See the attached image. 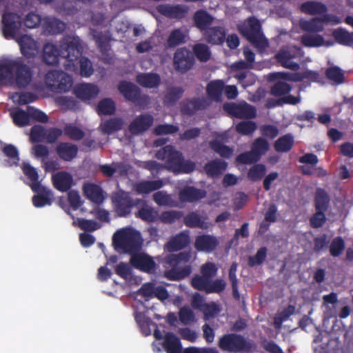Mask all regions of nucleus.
Instances as JSON below:
<instances>
[{
  "instance_id": "nucleus-1",
  "label": "nucleus",
  "mask_w": 353,
  "mask_h": 353,
  "mask_svg": "<svg viewBox=\"0 0 353 353\" xmlns=\"http://www.w3.org/2000/svg\"><path fill=\"white\" fill-rule=\"evenodd\" d=\"M83 50L81 39L75 35L67 34L59 41V48L51 42L45 43L42 50V59L48 65L58 64L60 57L72 63L79 59Z\"/></svg>"
},
{
  "instance_id": "nucleus-2",
  "label": "nucleus",
  "mask_w": 353,
  "mask_h": 353,
  "mask_svg": "<svg viewBox=\"0 0 353 353\" xmlns=\"http://www.w3.org/2000/svg\"><path fill=\"white\" fill-rule=\"evenodd\" d=\"M33 77V68L22 57L0 61V86L9 82L19 89H24L30 85Z\"/></svg>"
},
{
  "instance_id": "nucleus-3",
  "label": "nucleus",
  "mask_w": 353,
  "mask_h": 353,
  "mask_svg": "<svg viewBox=\"0 0 353 353\" xmlns=\"http://www.w3.org/2000/svg\"><path fill=\"white\" fill-rule=\"evenodd\" d=\"M192 259L190 251L182 252L179 254H170L164 259V263L171 267L165 270L164 276L170 281H180L188 276L192 272V266L185 265L179 266L181 263H187Z\"/></svg>"
},
{
  "instance_id": "nucleus-4",
  "label": "nucleus",
  "mask_w": 353,
  "mask_h": 353,
  "mask_svg": "<svg viewBox=\"0 0 353 353\" xmlns=\"http://www.w3.org/2000/svg\"><path fill=\"white\" fill-rule=\"evenodd\" d=\"M112 243L117 250L132 255L141 249L142 239L139 232L127 228L114 234Z\"/></svg>"
},
{
  "instance_id": "nucleus-5",
  "label": "nucleus",
  "mask_w": 353,
  "mask_h": 353,
  "mask_svg": "<svg viewBox=\"0 0 353 353\" xmlns=\"http://www.w3.org/2000/svg\"><path fill=\"white\" fill-rule=\"evenodd\" d=\"M239 30L256 48L264 50L269 46V42L261 31V24L256 17H248L239 26Z\"/></svg>"
},
{
  "instance_id": "nucleus-6",
  "label": "nucleus",
  "mask_w": 353,
  "mask_h": 353,
  "mask_svg": "<svg viewBox=\"0 0 353 353\" xmlns=\"http://www.w3.org/2000/svg\"><path fill=\"white\" fill-rule=\"evenodd\" d=\"M219 347L230 353H249L253 350V343L244 336L237 333H228L221 336L218 341Z\"/></svg>"
},
{
  "instance_id": "nucleus-7",
  "label": "nucleus",
  "mask_w": 353,
  "mask_h": 353,
  "mask_svg": "<svg viewBox=\"0 0 353 353\" xmlns=\"http://www.w3.org/2000/svg\"><path fill=\"white\" fill-rule=\"evenodd\" d=\"M111 199L114 212L119 217H126L130 215L135 205L129 193L123 190L113 193Z\"/></svg>"
},
{
  "instance_id": "nucleus-8",
  "label": "nucleus",
  "mask_w": 353,
  "mask_h": 353,
  "mask_svg": "<svg viewBox=\"0 0 353 353\" xmlns=\"http://www.w3.org/2000/svg\"><path fill=\"white\" fill-rule=\"evenodd\" d=\"M2 32L6 39H15L19 36L22 26L21 17L14 12H5L2 15Z\"/></svg>"
},
{
  "instance_id": "nucleus-9",
  "label": "nucleus",
  "mask_w": 353,
  "mask_h": 353,
  "mask_svg": "<svg viewBox=\"0 0 353 353\" xmlns=\"http://www.w3.org/2000/svg\"><path fill=\"white\" fill-rule=\"evenodd\" d=\"M341 20L339 17L332 14H325L321 17H314L310 20L300 21L301 30L308 33H317L323 31V23H332L339 24Z\"/></svg>"
},
{
  "instance_id": "nucleus-10",
  "label": "nucleus",
  "mask_w": 353,
  "mask_h": 353,
  "mask_svg": "<svg viewBox=\"0 0 353 353\" xmlns=\"http://www.w3.org/2000/svg\"><path fill=\"white\" fill-rule=\"evenodd\" d=\"M156 157L159 160L164 161L166 168L173 172L179 166L181 161L183 160L182 153L171 145H167L158 150Z\"/></svg>"
},
{
  "instance_id": "nucleus-11",
  "label": "nucleus",
  "mask_w": 353,
  "mask_h": 353,
  "mask_svg": "<svg viewBox=\"0 0 353 353\" xmlns=\"http://www.w3.org/2000/svg\"><path fill=\"white\" fill-rule=\"evenodd\" d=\"M194 56L186 47L179 48L175 51L173 65L177 72L185 74L194 66Z\"/></svg>"
},
{
  "instance_id": "nucleus-12",
  "label": "nucleus",
  "mask_w": 353,
  "mask_h": 353,
  "mask_svg": "<svg viewBox=\"0 0 353 353\" xmlns=\"http://www.w3.org/2000/svg\"><path fill=\"white\" fill-rule=\"evenodd\" d=\"M223 109L228 114L237 119H251L256 117V108L245 101L225 103Z\"/></svg>"
},
{
  "instance_id": "nucleus-13",
  "label": "nucleus",
  "mask_w": 353,
  "mask_h": 353,
  "mask_svg": "<svg viewBox=\"0 0 353 353\" xmlns=\"http://www.w3.org/2000/svg\"><path fill=\"white\" fill-rule=\"evenodd\" d=\"M119 92L126 101L134 104H141L145 102L147 96L141 94L140 88L132 82L121 81L117 86Z\"/></svg>"
},
{
  "instance_id": "nucleus-14",
  "label": "nucleus",
  "mask_w": 353,
  "mask_h": 353,
  "mask_svg": "<svg viewBox=\"0 0 353 353\" xmlns=\"http://www.w3.org/2000/svg\"><path fill=\"white\" fill-rule=\"evenodd\" d=\"M130 263L135 269L148 274L154 273L157 269V263L154 259L144 252L132 254Z\"/></svg>"
},
{
  "instance_id": "nucleus-15",
  "label": "nucleus",
  "mask_w": 353,
  "mask_h": 353,
  "mask_svg": "<svg viewBox=\"0 0 353 353\" xmlns=\"http://www.w3.org/2000/svg\"><path fill=\"white\" fill-rule=\"evenodd\" d=\"M154 123L152 115L145 113L137 116L129 124L128 130L132 135H139L148 130Z\"/></svg>"
},
{
  "instance_id": "nucleus-16",
  "label": "nucleus",
  "mask_w": 353,
  "mask_h": 353,
  "mask_svg": "<svg viewBox=\"0 0 353 353\" xmlns=\"http://www.w3.org/2000/svg\"><path fill=\"white\" fill-rule=\"evenodd\" d=\"M157 10L159 14L167 18L181 20L185 17L188 12V8L180 4H161L157 7Z\"/></svg>"
},
{
  "instance_id": "nucleus-17",
  "label": "nucleus",
  "mask_w": 353,
  "mask_h": 353,
  "mask_svg": "<svg viewBox=\"0 0 353 353\" xmlns=\"http://www.w3.org/2000/svg\"><path fill=\"white\" fill-rule=\"evenodd\" d=\"M190 243L189 232L182 231L170 238L165 245V249L169 252H176L188 246Z\"/></svg>"
},
{
  "instance_id": "nucleus-18",
  "label": "nucleus",
  "mask_w": 353,
  "mask_h": 353,
  "mask_svg": "<svg viewBox=\"0 0 353 353\" xmlns=\"http://www.w3.org/2000/svg\"><path fill=\"white\" fill-rule=\"evenodd\" d=\"M204 40L211 45H221L225 41L226 31L223 26L209 27L203 32Z\"/></svg>"
},
{
  "instance_id": "nucleus-19",
  "label": "nucleus",
  "mask_w": 353,
  "mask_h": 353,
  "mask_svg": "<svg viewBox=\"0 0 353 353\" xmlns=\"http://www.w3.org/2000/svg\"><path fill=\"white\" fill-rule=\"evenodd\" d=\"M219 244L218 239L210 234H202L196 236L194 248L199 252L210 253L214 251Z\"/></svg>"
},
{
  "instance_id": "nucleus-20",
  "label": "nucleus",
  "mask_w": 353,
  "mask_h": 353,
  "mask_svg": "<svg viewBox=\"0 0 353 353\" xmlns=\"http://www.w3.org/2000/svg\"><path fill=\"white\" fill-rule=\"evenodd\" d=\"M52 182L55 189L65 192L69 190L73 185L72 176L66 171L58 172L52 176Z\"/></svg>"
},
{
  "instance_id": "nucleus-21",
  "label": "nucleus",
  "mask_w": 353,
  "mask_h": 353,
  "mask_svg": "<svg viewBox=\"0 0 353 353\" xmlns=\"http://www.w3.org/2000/svg\"><path fill=\"white\" fill-rule=\"evenodd\" d=\"M58 157L64 161H71L78 154L77 145L70 142H59L55 148Z\"/></svg>"
},
{
  "instance_id": "nucleus-22",
  "label": "nucleus",
  "mask_w": 353,
  "mask_h": 353,
  "mask_svg": "<svg viewBox=\"0 0 353 353\" xmlns=\"http://www.w3.org/2000/svg\"><path fill=\"white\" fill-rule=\"evenodd\" d=\"M42 28L45 34L57 35L65 31L66 24L57 18L47 17L43 21Z\"/></svg>"
},
{
  "instance_id": "nucleus-23",
  "label": "nucleus",
  "mask_w": 353,
  "mask_h": 353,
  "mask_svg": "<svg viewBox=\"0 0 353 353\" xmlns=\"http://www.w3.org/2000/svg\"><path fill=\"white\" fill-rule=\"evenodd\" d=\"M206 196V192L194 188V186H185L179 193V198L182 202L192 203L198 201Z\"/></svg>"
},
{
  "instance_id": "nucleus-24",
  "label": "nucleus",
  "mask_w": 353,
  "mask_h": 353,
  "mask_svg": "<svg viewBox=\"0 0 353 353\" xmlns=\"http://www.w3.org/2000/svg\"><path fill=\"white\" fill-rule=\"evenodd\" d=\"M73 92L77 98L90 100L99 94V89L97 85L91 83H81L74 86Z\"/></svg>"
},
{
  "instance_id": "nucleus-25",
  "label": "nucleus",
  "mask_w": 353,
  "mask_h": 353,
  "mask_svg": "<svg viewBox=\"0 0 353 353\" xmlns=\"http://www.w3.org/2000/svg\"><path fill=\"white\" fill-rule=\"evenodd\" d=\"M20 47L21 54L27 57H34L36 52V43L34 40L28 34H22L14 39Z\"/></svg>"
},
{
  "instance_id": "nucleus-26",
  "label": "nucleus",
  "mask_w": 353,
  "mask_h": 353,
  "mask_svg": "<svg viewBox=\"0 0 353 353\" xmlns=\"http://www.w3.org/2000/svg\"><path fill=\"white\" fill-rule=\"evenodd\" d=\"M162 346L166 353H181L183 350L180 339L171 332L165 334Z\"/></svg>"
},
{
  "instance_id": "nucleus-27",
  "label": "nucleus",
  "mask_w": 353,
  "mask_h": 353,
  "mask_svg": "<svg viewBox=\"0 0 353 353\" xmlns=\"http://www.w3.org/2000/svg\"><path fill=\"white\" fill-rule=\"evenodd\" d=\"M37 190H32L37 194L34 195L32 197V203L36 208H42L46 205L52 204V192L50 190L46 188L43 185L36 188Z\"/></svg>"
},
{
  "instance_id": "nucleus-28",
  "label": "nucleus",
  "mask_w": 353,
  "mask_h": 353,
  "mask_svg": "<svg viewBox=\"0 0 353 353\" xmlns=\"http://www.w3.org/2000/svg\"><path fill=\"white\" fill-rule=\"evenodd\" d=\"M83 190L84 195L92 202L101 203L104 200L103 192L101 187L95 183H85Z\"/></svg>"
},
{
  "instance_id": "nucleus-29",
  "label": "nucleus",
  "mask_w": 353,
  "mask_h": 353,
  "mask_svg": "<svg viewBox=\"0 0 353 353\" xmlns=\"http://www.w3.org/2000/svg\"><path fill=\"white\" fill-rule=\"evenodd\" d=\"M275 58L278 63L285 68L290 69L294 72H296L300 68L299 63L292 61L294 56L288 50L282 49L279 50V52L276 54Z\"/></svg>"
},
{
  "instance_id": "nucleus-30",
  "label": "nucleus",
  "mask_w": 353,
  "mask_h": 353,
  "mask_svg": "<svg viewBox=\"0 0 353 353\" xmlns=\"http://www.w3.org/2000/svg\"><path fill=\"white\" fill-rule=\"evenodd\" d=\"M301 12L310 15H321L327 14V6L319 1H307L303 3L300 6Z\"/></svg>"
},
{
  "instance_id": "nucleus-31",
  "label": "nucleus",
  "mask_w": 353,
  "mask_h": 353,
  "mask_svg": "<svg viewBox=\"0 0 353 353\" xmlns=\"http://www.w3.org/2000/svg\"><path fill=\"white\" fill-rule=\"evenodd\" d=\"M213 21V17L203 9L198 10L193 15L194 24L201 31L208 29Z\"/></svg>"
},
{
  "instance_id": "nucleus-32",
  "label": "nucleus",
  "mask_w": 353,
  "mask_h": 353,
  "mask_svg": "<svg viewBox=\"0 0 353 353\" xmlns=\"http://www.w3.org/2000/svg\"><path fill=\"white\" fill-rule=\"evenodd\" d=\"M204 100L200 98L188 99L181 104V112L183 115L192 116L205 108Z\"/></svg>"
},
{
  "instance_id": "nucleus-33",
  "label": "nucleus",
  "mask_w": 353,
  "mask_h": 353,
  "mask_svg": "<svg viewBox=\"0 0 353 353\" xmlns=\"http://www.w3.org/2000/svg\"><path fill=\"white\" fill-rule=\"evenodd\" d=\"M21 170L23 174L30 181V186L32 190H37L36 188H39L41 185L39 181V176L35 168L30 165L28 162H23Z\"/></svg>"
},
{
  "instance_id": "nucleus-34",
  "label": "nucleus",
  "mask_w": 353,
  "mask_h": 353,
  "mask_svg": "<svg viewBox=\"0 0 353 353\" xmlns=\"http://www.w3.org/2000/svg\"><path fill=\"white\" fill-rule=\"evenodd\" d=\"M224 88L225 84L222 80L210 81L206 86V93L210 99L219 101Z\"/></svg>"
},
{
  "instance_id": "nucleus-35",
  "label": "nucleus",
  "mask_w": 353,
  "mask_h": 353,
  "mask_svg": "<svg viewBox=\"0 0 353 353\" xmlns=\"http://www.w3.org/2000/svg\"><path fill=\"white\" fill-rule=\"evenodd\" d=\"M186 42V34L181 28H176L169 34L165 47L167 49L174 48Z\"/></svg>"
},
{
  "instance_id": "nucleus-36",
  "label": "nucleus",
  "mask_w": 353,
  "mask_h": 353,
  "mask_svg": "<svg viewBox=\"0 0 353 353\" xmlns=\"http://www.w3.org/2000/svg\"><path fill=\"white\" fill-rule=\"evenodd\" d=\"M137 82L144 88H153L160 84L161 79L157 73H141L137 76Z\"/></svg>"
},
{
  "instance_id": "nucleus-37",
  "label": "nucleus",
  "mask_w": 353,
  "mask_h": 353,
  "mask_svg": "<svg viewBox=\"0 0 353 353\" xmlns=\"http://www.w3.org/2000/svg\"><path fill=\"white\" fill-rule=\"evenodd\" d=\"M163 186V181L161 179L155 181H143L135 185V190L139 194H149L153 191L159 190Z\"/></svg>"
},
{
  "instance_id": "nucleus-38",
  "label": "nucleus",
  "mask_w": 353,
  "mask_h": 353,
  "mask_svg": "<svg viewBox=\"0 0 353 353\" xmlns=\"http://www.w3.org/2000/svg\"><path fill=\"white\" fill-rule=\"evenodd\" d=\"M225 161L220 159H214L207 163L204 166L206 174L212 177L218 176L227 168Z\"/></svg>"
},
{
  "instance_id": "nucleus-39",
  "label": "nucleus",
  "mask_w": 353,
  "mask_h": 353,
  "mask_svg": "<svg viewBox=\"0 0 353 353\" xmlns=\"http://www.w3.org/2000/svg\"><path fill=\"white\" fill-rule=\"evenodd\" d=\"M325 75L334 85H341L345 82L344 71L337 65L328 67L325 70Z\"/></svg>"
},
{
  "instance_id": "nucleus-40",
  "label": "nucleus",
  "mask_w": 353,
  "mask_h": 353,
  "mask_svg": "<svg viewBox=\"0 0 353 353\" xmlns=\"http://www.w3.org/2000/svg\"><path fill=\"white\" fill-rule=\"evenodd\" d=\"M184 224L190 228H201L207 229L208 228V223L203 219L196 212H192L188 213L183 220Z\"/></svg>"
},
{
  "instance_id": "nucleus-41",
  "label": "nucleus",
  "mask_w": 353,
  "mask_h": 353,
  "mask_svg": "<svg viewBox=\"0 0 353 353\" xmlns=\"http://www.w3.org/2000/svg\"><path fill=\"white\" fill-rule=\"evenodd\" d=\"M330 199L327 192L323 188H318L314 196L316 210L326 212L329 208Z\"/></svg>"
},
{
  "instance_id": "nucleus-42",
  "label": "nucleus",
  "mask_w": 353,
  "mask_h": 353,
  "mask_svg": "<svg viewBox=\"0 0 353 353\" xmlns=\"http://www.w3.org/2000/svg\"><path fill=\"white\" fill-rule=\"evenodd\" d=\"M301 42L305 47L318 48L324 45L325 39L323 36L316 33H305L301 36Z\"/></svg>"
},
{
  "instance_id": "nucleus-43",
  "label": "nucleus",
  "mask_w": 353,
  "mask_h": 353,
  "mask_svg": "<svg viewBox=\"0 0 353 353\" xmlns=\"http://www.w3.org/2000/svg\"><path fill=\"white\" fill-rule=\"evenodd\" d=\"M294 143V137L288 133L279 137L274 143V149L278 152H288Z\"/></svg>"
},
{
  "instance_id": "nucleus-44",
  "label": "nucleus",
  "mask_w": 353,
  "mask_h": 353,
  "mask_svg": "<svg viewBox=\"0 0 353 353\" xmlns=\"http://www.w3.org/2000/svg\"><path fill=\"white\" fill-rule=\"evenodd\" d=\"M335 41L343 46H351L353 45V32H349L344 28H339L332 32Z\"/></svg>"
},
{
  "instance_id": "nucleus-45",
  "label": "nucleus",
  "mask_w": 353,
  "mask_h": 353,
  "mask_svg": "<svg viewBox=\"0 0 353 353\" xmlns=\"http://www.w3.org/2000/svg\"><path fill=\"white\" fill-rule=\"evenodd\" d=\"M136 217L148 223H154L159 220V214L152 207L145 205L135 214Z\"/></svg>"
},
{
  "instance_id": "nucleus-46",
  "label": "nucleus",
  "mask_w": 353,
  "mask_h": 353,
  "mask_svg": "<svg viewBox=\"0 0 353 353\" xmlns=\"http://www.w3.org/2000/svg\"><path fill=\"white\" fill-rule=\"evenodd\" d=\"M123 125V121L121 118L114 117L105 121L101 126L103 133L111 134L120 130Z\"/></svg>"
},
{
  "instance_id": "nucleus-47",
  "label": "nucleus",
  "mask_w": 353,
  "mask_h": 353,
  "mask_svg": "<svg viewBox=\"0 0 353 353\" xmlns=\"http://www.w3.org/2000/svg\"><path fill=\"white\" fill-rule=\"evenodd\" d=\"M2 152L9 159L6 161L8 166L17 165L19 162V153L17 148L12 144H5Z\"/></svg>"
},
{
  "instance_id": "nucleus-48",
  "label": "nucleus",
  "mask_w": 353,
  "mask_h": 353,
  "mask_svg": "<svg viewBox=\"0 0 353 353\" xmlns=\"http://www.w3.org/2000/svg\"><path fill=\"white\" fill-rule=\"evenodd\" d=\"M10 116L13 120V123L18 127H24L30 123V112L18 108L10 112Z\"/></svg>"
},
{
  "instance_id": "nucleus-49",
  "label": "nucleus",
  "mask_w": 353,
  "mask_h": 353,
  "mask_svg": "<svg viewBox=\"0 0 353 353\" xmlns=\"http://www.w3.org/2000/svg\"><path fill=\"white\" fill-rule=\"evenodd\" d=\"M184 89L181 87H172L168 90L164 97V103L172 105L176 103L183 96Z\"/></svg>"
},
{
  "instance_id": "nucleus-50",
  "label": "nucleus",
  "mask_w": 353,
  "mask_h": 353,
  "mask_svg": "<svg viewBox=\"0 0 353 353\" xmlns=\"http://www.w3.org/2000/svg\"><path fill=\"white\" fill-rule=\"evenodd\" d=\"M97 110L99 115L113 114L116 110L115 103L110 98L103 99L98 103Z\"/></svg>"
},
{
  "instance_id": "nucleus-51",
  "label": "nucleus",
  "mask_w": 353,
  "mask_h": 353,
  "mask_svg": "<svg viewBox=\"0 0 353 353\" xmlns=\"http://www.w3.org/2000/svg\"><path fill=\"white\" fill-rule=\"evenodd\" d=\"M209 144L210 148L216 153L219 154L221 157L228 159L232 154V149L229 146L223 144L217 139L211 141Z\"/></svg>"
},
{
  "instance_id": "nucleus-52",
  "label": "nucleus",
  "mask_w": 353,
  "mask_h": 353,
  "mask_svg": "<svg viewBox=\"0 0 353 353\" xmlns=\"http://www.w3.org/2000/svg\"><path fill=\"white\" fill-rule=\"evenodd\" d=\"M92 35L93 39H94L97 48L100 50L101 52H105L108 50L109 48V38L102 32L92 30Z\"/></svg>"
},
{
  "instance_id": "nucleus-53",
  "label": "nucleus",
  "mask_w": 353,
  "mask_h": 353,
  "mask_svg": "<svg viewBox=\"0 0 353 353\" xmlns=\"http://www.w3.org/2000/svg\"><path fill=\"white\" fill-rule=\"evenodd\" d=\"M193 54L202 62H205L210 59L211 52L209 47L204 43H196L193 46Z\"/></svg>"
},
{
  "instance_id": "nucleus-54",
  "label": "nucleus",
  "mask_w": 353,
  "mask_h": 353,
  "mask_svg": "<svg viewBox=\"0 0 353 353\" xmlns=\"http://www.w3.org/2000/svg\"><path fill=\"white\" fill-rule=\"evenodd\" d=\"M265 172V166L261 163H256L249 169L247 176L252 181H258L264 176Z\"/></svg>"
},
{
  "instance_id": "nucleus-55",
  "label": "nucleus",
  "mask_w": 353,
  "mask_h": 353,
  "mask_svg": "<svg viewBox=\"0 0 353 353\" xmlns=\"http://www.w3.org/2000/svg\"><path fill=\"white\" fill-rule=\"evenodd\" d=\"M72 85V77L64 72L59 71V81L55 88L58 93L66 92Z\"/></svg>"
},
{
  "instance_id": "nucleus-56",
  "label": "nucleus",
  "mask_w": 353,
  "mask_h": 353,
  "mask_svg": "<svg viewBox=\"0 0 353 353\" xmlns=\"http://www.w3.org/2000/svg\"><path fill=\"white\" fill-rule=\"evenodd\" d=\"M63 132L74 141L81 140L85 136L84 132L81 128L72 124L65 125Z\"/></svg>"
},
{
  "instance_id": "nucleus-57",
  "label": "nucleus",
  "mask_w": 353,
  "mask_h": 353,
  "mask_svg": "<svg viewBox=\"0 0 353 353\" xmlns=\"http://www.w3.org/2000/svg\"><path fill=\"white\" fill-rule=\"evenodd\" d=\"M345 248V241L341 236L334 238L330 246V253L333 257L339 256Z\"/></svg>"
},
{
  "instance_id": "nucleus-58",
  "label": "nucleus",
  "mask_w": 353,
  "mask_h": 353,
  "mask_svg": "<svg viewBox=\"0 0 353 353\" xmlns=\"http://www.w3.org/2000/svg\"><path fill=\"white\" fill-rule=\"evenodd\" d=\"M256 129V124L252 121H242L236 125V131L242 135L252 134Z\"/></svg>"
},
{
  "instance_id": "nucleus-59",
  "label": "nucleus",
  "mask_w": 353,
  "mask_h": 353,
  "mask_svg": "<svg viewBox=\"0 0 353 353\" xmlns=\"http://www.w3.org/2000/svg\"><path fill=\"white\" fill-rule=\"evenodd\" d=\"M44 81L49 90L57 92V90L55 88L59 81V71L56 70L48 71L44 77Z\"/></svg>"
},
{
  "instance_id": "nucleus-60",
  "label": "nucleus",
  "mask_w": 353,
  "mask_h": 353,
  "mask_svg": "<svg viewBox=\"0 0 353 353\" xmlns=\"http://www.w3.org/2000/svg\"><path fill=\"white\" fill-rule=\"evenodd\" d=\"M82 55V54H81ZM79 59V74L81 77H89L94 72V68L90 60L85 57L80 56Z\"/></svg>"
},
{
  "instance_id": "nucleus-61",
  "label": "nucleus",
  "mask_w": 353,
  "mask_h": 353,
  "mask_svg": "<svg viewBox=\"0 0 353 353\" xmlns=\"http://www.w3.org/2000/svg\"><path fill=\"white\" fill-rule=\"evenodd\" d=\"M251 149L261 159V156L268 150L269 143L265 139L259 137L254 140Z\"/></svg>"
},
{
  "instance_id": "nucleus-62",
  "label": "nucleus",
  "mask_w": 353,
  "mask_h": 353,
  "mask_svg": "<svg viewBox=\"0 0 353 353\" xmlns=\"http://www.w3.org/2000/svg\"><path fill=\"white\" fill-rule=\"evenodd\" d=\"M259 160L260 158L254 153V151H252V149L250 151L239 154L236 158L237 163L243 165L256 163Z\"/></svg>"
},
{
  "instance_id": "nucleus-63",
  "label": "nucleus",
  "mask_w": 353,
  "mask_h": 353,
  "mask_svg": "<svg viewBox=\"0 0 353 353\" xmlns=\"http://www.w3.org/2000/svg\"><path fill=\"white\" fill-rule=\"evenodd\" d=\"M292 87L288 83L283 81H277L271 88V94L275 97H284L289 94Z\"/></svg>"
},
{
  "instance_id": "nucleus-64",
  "label": "nucleus",
  "mask_w": 353,
  "mask_h": 353,
  "mask_svg": "<svg viewBox=\"0 0 353 353\" xmlns=\"http://www.w3.org/2000/svg\"><path fill=\"white\" fill-rule=\"evenodd\" d=\"M227 286V283L223 279H216L209 281L207 294H220L223 292Z\"/></svg>"
}]
</instances>
